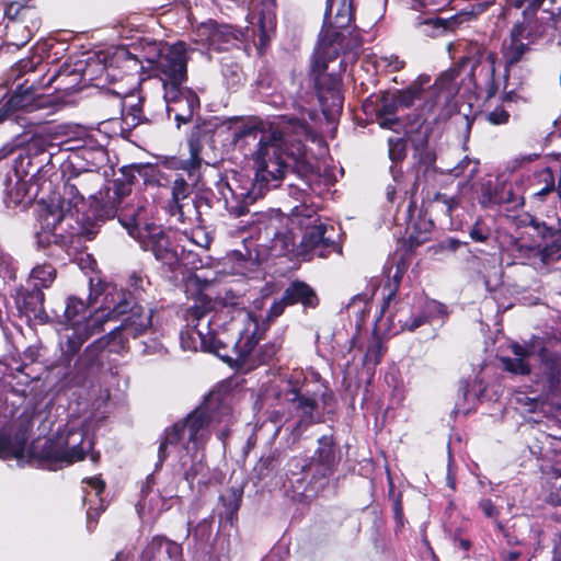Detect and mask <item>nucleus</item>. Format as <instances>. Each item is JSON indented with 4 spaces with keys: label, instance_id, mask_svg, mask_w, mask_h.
Masks as SVG:
<instances>
[{
    "label": "nucleus",
    "instance_id": "9b49d317",
    "mask_svg": "<svg viewBox=\"0 0 561 561\" xmlns=\"http://www.w3.org/2000/svg\"><path fill=\"white\" fill-rule=\"evenodd\" d=\"M130 187L128 184H115L114 188L106 191V196L102 198V211L106 217L118 216L121 224L128 230L129 234L136 237L135 232L142 222V211L145 204L140 198H131L124 203V198L129 196Z\"/></svg>",
    "mask_w": 561,
    "mask_h": 561
},
{
    "label": "nucleus",
    "instance_id": "4c0bfd02",
    "mask_svg": "<svg viewBox=\"0 0 561 561\" xmlns=\"http://www.w3.org/2000/svg\"><path fill=\"white\" fill-rule=\"evenodd\" d=\"M22 304L27 311L33 313L41 312L44 304L43 291L39 288L33 287L32 290L22 296Z\"/></svg>",
    "mask_w": 561,
    "mask_h": 561
},
{
    "label": "nucleus",
    "instance_id": "4468645a",
    "mask_svg": "<svg viewBox=\"0 0 561 561\" xmlns=\"http://www.w3.org/2000/svg\"><path fill=\"white\" fill-rule=\"evenodd\" d=\"M123 290L129 295L128 307L124 313H121L117 317L110 319L108 321L117 320L121 316H124L126 313L127 316L122 320L118 327H115L110 332V335L116 336V334L119 333L125 339H135L144 334L151 327V310L145 309L144 307L137 305L131 307L133 294L126 291L125 289Z\"/></svg>",
    "mask_w": 561,
    "mask_h": 561
},
{
    "label": "nucleus",
    "instance_id": "79ce46f5",
    "mask_svg": "<svg viewBox=\"0 0 561 561\" xmlns=\"http://www.w3.org/2000/svg\"><path fill=\"white\" fill-rule=\"evenodd\" d=\"M389 157L393 162H398L405 157V141L402 138L389 139Z\"/></svg>",
    "mask_w": 561,
    "mask_h": 561
},
{
    "label": "nucleus",
    "instance_id": "58836bf2",
    "mask_svg": "<svg viewBox=\"0 0 561 561\" xmlns=\"http://www.w3.org/2000/svg\"><path fill=\"white\" fill-rule=\"evenodd\" d=\"M256 341L253 335L241 336L239 341L234 343V348L238 354V359L245 360L247 357L252 353Z\"/></svg>",
    "mask_w": 561,
    "mask_h": 561
},
{
    "label": "nucleus",
    "instance_id": "7ed1b4c3",
    "mask_svg": "<svg viewBox=\"0 0 561 561\" xmlns=\"http://www.w3.org/2000/svg\"><path fill=\"white\" fill-rule=\"evenodd\" d=\"M213 399L203 407L197 408L190 413L183 421L174 423L164 431V436L160 443L158 457L162 462L168 456V448L174 447L186 455L198 451L209 437V426L211 424L224 423L219 430L218 436L224 439L228 436V425L231 421V410L228 405H220L217 412H209Z\"/></svg>",
    "mask_w": 561,
    "mask_h": 561
},
{
    "label": "nucleus",
    "instance_id": "09e8293b",
    "mask_svg": "<svg viewBox=\"0 0 561 561\" xmlns=\"http://www.w3.org/2000/svg\"><path fill=\"white\" fill-rule=\"evenodd\" d=\"M287 306H290V305H289V302H287V301H286V299H285V295H283V297H282V299H280V300L275 301V302L271 306V308H270V310H268L267 319H268V320H274V319H276L277 317H279V316L284 312V310H285V308H286Z\"/></svg>",
    "mask_w": 561,
    "mask_h": 561
},
{
    "label": "nucleus",
    "instance_id": "e2e57ef3",
    "mask_svg": "<svg viewBox=\"0 0 561 561\" xmlns=\"http://www.w3.org/2000/svg\"><path fill=\"white\" fill-rule=\"evenodd\" d=\"M426 240L425 237H421V236H414V234H411L410 236V242L412 245H419L421 244L422 242H424Z\"/></svg>",
    "mask_w": 561,
    "mask_h": 561
},
{
    "label": "nucleus",
    "instance_id": "3c124183",
    "mask_svg": "<svg viewBox=\"0 0 561 561\" xmlns=\"http://www.w3.org/2000/svg\"><path fill=\"white\" fill-rule=\"evenodd\" d=\"M401 278H402V271L400 270V267H397V271L393 275L394 287L389 290L388 297L382 306V311H385V309L389 306L390 300L396 296V291L401 282Z\"/></svg>",
    "mask_w": 561,
    "mask_h": 561
},
{
    "label": "nucleus",
    "instance_id": "f8f14e48",
    "mask_svg": "<svg viewBox=\"0 0 561 561\" xmlns=\"http://www.w3.org/2000/svg\"><path fill=\"white\" fill-rule=\"evenodd\" d=\"M145 251L153 254L157 261L174 268L179 263L176 250L173 248L169 236L160 227L147 226L137 236Z\"/></svg>",
    "mask_w": 561,
    "mask_h": 561
},
{
    "label": "nucleus",
    "instance_id": "69168bd1",
    "mask_svg": "<svg viewBox=\"0 0 561 561\" xmlns=\"http://www.w3.org/2000/svg\"><path fill=\"white\" fill-rule=\"evenodd\" d=\"M100 458V454L99 453H92L91 454V459L93 462H96Z\"/></svg>",
    "mask_w": 561,
    "mask_h": 561
},
{
    "label": "nucleus",
    "instance_id": "6e6552de",
    "mask_svg": "<svg viewBox=\"0 0 561 561\" xmlns=\"http://www.w3.org/2000/svg\"><path fill=\"white\" fill-rule=\"evenodd\" d=\"M291 215L293 221L305 231L301 245L306 251H312L319 257H327L330 253L340 251V245L333 238L334 228L321 222L314 208L306 205L296 206Z\"/></svg>",
    "mask_w": 561,
    "mask_h": 561
},
{
    "label": "nucleus",
    "instance_id": "8fccbe9b",
    "mask_svg": "<svg viewBox=\"0 0 561 561\" xmlns=\"http://www.w3.org/2000/svg\"><path fill=\"white\" fill-rule=\"evenodd\" d=\"M148 285L149 282L144 279L141 276L137 275L136 273L131 274L129 277V286L133 288L134 294L137 295L139 291H145V285Z\"/></svg>",
    "mask_w": 561,
    "mask_h": 561
},
{
    "label": "nucleus",
    "instance_id": "5701e85b",
    "mask_svg": "<svg viewBox=\"0 0 561 561\" xmlns=\"http://www.w3.org/2000/svg\"><path fill=\"white\" fill-rule=\"evenodd\" d=\"M145 554L151 561H178L181 554L179 545L163 538H156L147 547Z\"/></svg>",
    "mask_w": 561,
    "mask_h": 561
},
{
    "label": "nucleus",
    "instance_id": "5fc2aeb1",
    "mask_svg": "<svg viewBox=\"0 0 561 561\" xmlns=\"http://www.w3.org/2000/svg\"><path fill=\"white\" fill-rule=\"evenodd\" d=\"M280 344L278 343H271L264 346V350L262 352V362H268L271 360L279 351Z\"/></svg>",
    "mask_w": 561,
    "mask_h": 561
},
{
    "label": "nucleus",
    "instance_id": "a211bd4d",
    "mask_svg": "<svg viewBox=\"0 0 561 561\" xmlns=\"http://www.w3.org/2000/svg\"><path fill=\"white\" fill-rule=\"evenodd\" d=\"M197 35L201 42H205L218 50L222 49L225 44H229L237 38L231 26L218 24L215 21H208L199 25Z\"/></svg>",
    "mask_w": 561,
    "mask_h": 561
},
{
    "label": "nucleus",
    "instance_id": "423d86ee",
    "mask_svg": "<svg viewBox=\"0 0 561 561\" xmlns=\"http://www.w3.org/2000/svg\"><path fill=\"white\" fill-rule=\"evenodd\" d=\"M214 305L210 299L201 298L186 309L184 320L186 330L181 333V345L184 350L206 351L226 357L221 351L225 343L217 337L214 328Z\"/></svg>",
    "mask_w": 561,
    "mask_h": 561
},
{
    "label": "nucleus",
    "instance_id": "72a5a7b5",
    "mask_svg": "<svg viewBox=\"0 0 561 561\" xmlns=\"http://www.w3.org/2000/svg\"><path fill=\"white\" fill-rule=\"evenodd\" d=\"M104 346L105 342L103 340L95 341L93 344L89 345L75 364L78 373L87 367L93 366L98 362L100 351H102Z\"/></svg>",
    "mask_w": 561,
    "mask_h": 561
},
{
    "label": "nucleus",
    "instance_id": "a19ab883",
    "mask_svg": "<svg viewBox=\"0 0 561 561\" xmlns=\"http://www.w3.org/2000/svg\"><path fill=\"white\" fill-rule=\"evenodd\" d=\"M37 66V62L34 60V58H23L19 60L11 69V78L15 81L18 80L22 75L34 70Z\"/></svg>",
    "mask_w": 561,
    "mask_h": 561
},
{
    "label": "nucleus",
    "instance_id": "dca6fc26",
    "mask_svg": "<svg viewBox=\"0 0 561 561\" xmlns=\"http://www.w3.org/2000/svg\"><path fill=\"white\" fill-rule=\"evenodd\" d=\"M191 191V186L183 178L174 180L170 214L178 215L181 221L191 220L193 215L198 214L195 202L190 197Z\"/></svg>",
    "mask_w": 561,
    "mask_h": 561
},
{
    "label": "nucleus",
    "instance_id": "c9c22d12",
    "mask_svg": "<svg viewBox=\"0 0 561 561\" xmlns=\"http://www.w3.org/2000/svg\"><path fill=\"white\" fill-rule=\"evenodd\" d=\"M84 198L85 197L81 194V191L78 190L73 181L69 178L64 185L62 201L60 206L65 207L64 204L67 202L68 207L65 209L70 213L71 208H77Z\"/></svg>",
    "mask_w": 561,
    "mask_h": 561
},
{
    "label": "nucleus",
    "instance_id": "774afa93",
    "mask_svg": "<svg viewBox=\"0 0 561 561\" xmlns=\"http://www.w3.org/2000/svg\"><path fill=\"white\" fill-rule=\"evenodd\" d=\"M124 557H125V556H124V553H123V552H118V553L116 554L115 561H122Z\"/></svg>",
    "mask_w": 561,
    "mask_h": 561
},
{
    "label": "nucleus",
    "instance_id": "7c9ffc66",
    "mask_svg": "<svg viewBox=\"0 0 561 561\" xmlns=\"http://www.w3.org/2000/svg\"><path fill=\"white\" fill-rule=\"evenodd\" d=\"M165 510V501L158 494H150L144 491L142 499L137 504V512L140 517L156 515Z\"/></svg>",
    "mask_w": 561,
    "mask_h": 561
},
{
    "label": "nucleus",
    "instance_id": "0e129e2a",
    "mask_svg": "<svg viewBox=\"0 0 561 561\" xmlns=\"http://www.w3.org/2000/svg\"><path fill=\"white\" fill-rule=\"evenodd\" d=\"M520 553L518 551H511L507 553L506 560L507 561H516Z\"/></svg>",
    "mask_w": 561,
    "mask_h": 561
},
{
    "label": "nucleus",
    "instance_id": "39448f33",
    "mask_svg": "<svg viewBox=\"0 0 561 561\" xmlns=\"http://www.w3.org/2000/svg\"><path fill=\"white\" fill-rule=\"evenodd\" d=\"M128 297L123 288L107 285L104 288L102 306L84 325L66 327L61 333L60 360L69 367L72 357L80 351L83 343L93 334L103 330L110 319L124 313L128 307Z\"/></svg>",
    "mask_w": 561,
    "mask_h": 561
},
{
    "label": "nucleus",
    "instance_id": "473e14b6",
    "mask_svg": "<svg viewBox=\"0 0 561 561\" xmlns=\"http://www.w3.org/2000/svg\"><path fill=\"white\" fill-rule=\"evenodd\" d=\"M56 277V270L50 264L35 266L30 275V282L35 288L49 287Z\"/></svg>",
    "mask_w": 561,
    "mask_h": 561
},
{
    "label": "nucleus",
    "instance_id": "f03ea898",
    "mask_svg": "<svg viewBox=\"0 0 561 561\" xmlns=\"http://www.w3.org/2000/svg\"><path fill=\"white\" fill-rule=\"evenodd\" d=\"M26 432L23 430L0 432V458H15L24 460L26 458ZM91 448V443L84 446V435L81 431L66 430L57 433L54 437H38L35 439L27 456L37 458L51 465H71L84 458L87 449Z\"/></svg>",
    "mask_w": 561,
    "mask_h": 561
},
{
    "label": "nucleus",
    "instance_id": "864d4df0",
    "mask_svg": "<svg viewBox=\"0 0 561 561\" xmlns=\"http://www.w3.org/2000/svg\"><path fill=\"white\" fill-rule=\"evenodd\" d=\"M435 201L438 203H442L446 207V214L450 215V213L456 208L457 206V199L455 197H449L446 195L438 194L435 196Z\"/></svg>",
    "mask_w": 561,
    "mask_h": 561
},
{
    "label": "nucleus",
    "instance_id": "f704fd0d",
    "mask_svg": "<svg viewBox=\"0 0 561 561\" xmlns=\"http://www.w3.org/2000/svg\"><path fill=\"white\" fill-rule=\"evenodd\" d=\"M383 354L382 341L378 335H373L367 344V350L364 356V365L368 368L376 367Z\"/></svg>",
    "mask_w": 561,
    "mask_h": 561
},
{
    "label": "nucleus",
    "instance_id": "603ef678",
    "mask_svg": "<svg viewBox=\"0 0 561 561\" xmlns=\"http://www.w3.org/2000/svg\"><path fill=\"white\" fill-rule=\"evenodd\" d=\"M470 237L472 238V240L474 241H478V242H484L488 240L489 238V232L488 230H485L483 227H481L480 225H474L471 230H470Z\"/></svg>",
    "mask_w": 561,
    "mask_h": 561
},
{
    "label": "nucleus",
    "instance_id": "4be33fe9",
    "mask_svg": "<svg viewBox=\"0 0 561 561\" xmlns=\"http://www.w3.org/2000/svg\"><path fill=\"white\" fill-rule=\"evenodd\" d=\"M392 327L397 332L414 331L427 321L423 312L413 313L410 305H401L392 316Z\"/></svg>",
    "mask_w": 561,
    "mask_h": 561
},
{
    "label": "nucleus",
    "instance_id": "680f3d73",
    "mask_svg": "<svg viewBox=\"0 0 561 561\" xmlns=\"http://www.w3.org/2000/svg\"><path fill=\"white\" fill-rule=\"evenodd\" d=\"M460 247V241L456 239H449L446 241V249L456 251Z\"/></svg>",
    "mask_w": 561,
    "mask_h": 561
},
{
    "label": "nucleus",
    "instance_id": "13d9d810",
    "mask_svg": "<svg viewBox=\"0 0 561 561\" xmlns=\"http://www.w3.org/2000/svg\"><path fill=\"white\" fill-rule=\"evenodd\" d=\"M417 130L421 134V137L419 139L412 138V141L415 144L416 148H420L423 147L426 142L427 128L423 126V123H420Z\"/></svg>",
    "mask_w": 561,
    "mask_h": 561
},
{
    "label": "nucleus",
    "instance_id": "c03bdc74",
    "mask_svg": "<svg viewBox=\"0 0 561 561\" xmlns=\"http://www.w3.org/2000/svg\"><path fill=\"white\" fill-rule=\"evenodd\" d=\"M455 175H463L469 179L478 172V162L471 161L470 159H463L455 169Z\"/></svg>",
    "mask_w": 561,
    "mask_h": 561
},
{
    "label": "nucleus",
    "instance_id": "de8ad7c7",
    "mask_svg": "<svg viewBox=\"0 0 561 561\" xmlns=\"http://www.w3.org/2000/svg\"><path fill=\"white\" fill-rule=\"evenodd\" d=\"M417 4L428 12H437L445 8L448 0H415Z\"/></svg>",
    "mask_w": 561,
    "mask_h": 561
},
{
    "label": "nucleus",
    "instance_id": "ddd939ff",
    "mask_svg": "<svg viewBox=\"0 0 561 561\" xmlns=\"http://www.w3.org/2000/svg\"><path fill=\"white\" fill-rule=\"evenodd\" d=\"M164 100L168 114L174 115V119L181 123L192 121L195 112L199 108V100L194 91L182 85H172L164 89Z\"/></svg>",
    "mask_w": 561,
    "mask_h": 561
},
{
    "label": "nucleus",
    "instance_id": "6ab92c4d",
    "mask_svg": "<svg viewBox=\"0 0 561 561\" xmlns=\"http://www.w3.org/2000/svg\"><path fill=\"white\" fill-rule=\"evenodd\" d=\"M287 400L295 404V409L299 414V421L294 428V433L299 436L302 428L316 422L314 411L318 408V403L314 399L300 394L296 388L288 392Z\"/></svg>",
    "mask_w": 561,
    "mask_h": 561
},
{
    "label": "nucleus",
    "instance_id": "a878e982",
    "mask_svg": "<svg viewBox=\"0 0 561 561\" xmlns=\"http://www.w3.org/2000/svg\"><path fill=\"white\" fill-rule=\"evenodd\" d=\"M285 299L289 305L297 302L302 304L305 307H316L318 305V297L316 293L307 284L301 282L291 283L284 293Z\"/></svg>",
    "mask_w": 561,
    "mask_h": 561
},
{
    "label": "nucleus",
    "instance_id": "393cba45",
    "mask_svg": "<svg viewBox=\"0 0 561 561\" xmlns=\"http://www.w3.org/2000/svg\"><path fill=\"white\" fill-rule=\"evenodd\" d=\"M489 204L500 205L507 204L512 209H516L524 205V198L511 183H501L495 186L493 193L489 196Z\"/></svg>",
    "mask_w": 561,
    "mask_h": 561
},
{
    "label": "nucleus",
    "instance_id": "052dcab7",
    "mask_svg": "<svg viewBox=\"0 0 561 561\" xmlns=\"http://www.w3.org/2000/svg\"><path fill=\"white\" fill-rule=\"evenodd\" d=\"M25 183L24 182H18L15 184L16 190V198L14 199L15 203H20L22 201L21 191H24Z\"/></svg>",
    "mask_w": 561,
    "mask_h": 561
},
{
    "label": "nucleus",
    "instance_id": "cd10ccee",
    "mask_svg": "<svg viewBox=\"0 0 561 561\" xmlns=\"http://www.w3.org/2000/svg\"><path fill=\"white\" fill-rule=\"evenodd\" d=\"M522 33L523 26L515 25L512 30L511 42L504 47V57L508 65L518 62L528 50V45L520 39Z\"/></svg>",
    "mask_w": 561,
    "mask_h": 561
},
{
    "label": "nucleus",
    "instance_id": "338daca9",
    "mask_svg": "<svg viewBox=\"0 0 561 561\" xmlns=\"http://www.w3.org/2000/svg\"><path fill=\"white\" fill-rule=\"evenodd\" d=\"M430 307H432V308H433V309H435V310H436V309L438 310V309H440V308H442V306H440L439 304L435 302V301L431 302V304H430Z\"/></svg>",
    "mask_w": 561,
    "mask_h": 561
},
{
    "label": "nucleus",
    "instance_id": "aec40b11",
    "mask_svg": "<svg viewBox=\"0 0 561 561\" xmlns=\"http://www.w3.org/2000/svg\"><path fill=\"white\" fill-rule=\"evenodd\" d=\"M511 348L516 357H502L501 363L503 368L512 374L528 375L530 373V366L526 362V358L534 353V344L513 343Z\"/></svg>",
    "mask_w": 561,
    "mask_h": 561
},
{
    "label": "nucleus",
    "instance_id": "4d7b16f0",
    "mask_svg": "<svg viewBox=\"0 0 561 561\" xmlns=\"http://www.w3.org/2000/svg\"><path fill=\"white\" fill-rule=\"evenodd\" d=\"M85 482L94 490L95 496H100L105 488V483L98 477L89 478Z\"/></svg>",
    "mask_w": 561,
    "mask_h": 561
},
{
    "label": "nucleus",
    "instance_id": "bb28decb",
    "mask_svg": "<svg viewBox=\"0 0 561 561\" xmlns=\"http://www.w3.org/2000/svg\"><path fill=\"white\" fill-rule=\"evenodd\" d=\"M94 316L88 310L85 304L75 297L67 300L65 309L66 327L84 325Z\"/></svg>",
    "mask_w": 561,
    "mask_h": 561
},
{
    "label": "nucleus",
    "instance_id": "2eb2a0df",
    "mask_svg": "<svg viewBox=\"0 0 561 561\" xmlns=\"http://www.w3.org/2000/svg\"><path fill=\"white\" fill-rule=\"evenodd\" d=\"M319 447L310 463L305 468L312 478L325 479L332 472L335 462L333 439L323 435L318 439Z\"/></svg>",
    "mask_w": 561,
    "mask_h": 561
},
{
    "label": "nucleus",
    "instance_id": "2f4dec72",
    "mask_svg": "<svg viewBox=\"0 0 561 561\" xmlns=\"http://www.w3.org/2000/svg\"><path fill=\"white\" fill-rule=\"evenodd\" d=\"M535 185L538 187L534 195L540 201H545L549 193L558 192V185H556L554 175L550 168H546L537 173Z\"/></svg>",
    "mask_w": 561,
    "mask_h": 561
},
{
    "label": "nucleus",
    "instance_id": "e433bc0d",
    "mask_svg": "<svg viewBox=\"0 0 561 561\" xmlns=\"http://www.w3.org/2000/svg\"><path fill=\"white\" fill-rule=\"evenodd\" d=\"M447 21L440 18H428L417 23L420 31L431 37L444 34L447 30Z\"/></svg>",
    "mask_w": 561,
    "mask_h": 561
},
{
    "label": "nucleus",
    "instance_id": "ea45409f",
    "mask_svg": "<svg viewBox=\"0 0 561 561\" xmlns=\"http://www.w3.org/2000/svg\"><path fill=\"white\" fill-rule=\"evenodd\" d=\"M399 107L400 106L393 101V95L391 96L390 102H388V99H383L382 104L378 108L380 125L382 127H390L392 119L388 116L393 115Z\"/></svg>",
    "mask_w": 561,
    "mask_h": 561
},
{
    "label": "nucleus",
    "instance_id": "1a4fd4ad",
    "mask_svg": "<svg viewBox=\"0 0 561 561\" xmlns=\"http://www.w3.org/2000/svg\"><path fill=\"white\" fill-rule=\"evenodd\" d=\"M458 77L457 69H449L443 72L435 83L425 91L424 87L428 85L430 78L421 76L408 89L397 91L393 94V101L400 107L408 108L414 104L415 100L422 99L423 94L426 93V98L431 102V106L439 104L442 102L447 103L457 92V83L455 82Z\"/></svg>",
    "mask_w": 561,
    "mask_h": 561
},
{
    "label": "nucleus",
    "instance_id": "49530a36",
    "mask_svg": "<svg viewBox=\"0 0 561 561\" xmlns=\"http://www.w3.org/2000/svg\"><path fill=\"white\" fill-rule=\"evenodd\" d=\"M510 118V113L502 106L495 107L486 114V119L493 125L506 124Z\"/></svg>",
    "mask_w": 561,
    "mask_h": 561
},
{
    "label": "nucleus",
    "instance_id": "0eeeda50",
    "mask_svg": "<svg viewBox=\"0 0 561 561\" xmlns=\"http://www.w3.org/2000/svg\"><path fill=\"white\" fill-rule=\"evenodd\" d=\"M186 48L179 42L174 45L151 43L145 50L144 59L156 71L162 81L163 88L182 85L186 80Z\"/></svg>",
    "mask_w": 561,
    "mask_h": 561
},
{
    "label": "nucleus",
    "instance_id": "f3484780",
    "mask_svg": "<svg viewBox=\"0 0 561 561\" xmlns=\"http://www.w3.org/2000/svg\"><path fill=\"white\" fill-rule=\"evenodd\" d=\"M70 214L64 206H49L42 215V231L37 233L38 242L41 244L60 243L64 245L66 241L64 237L56 233L57 227Z\"/></svg>",
    "mask_w": 561,
    "mask_h": 561
},
{
    "label": "nucleus",
    "instance_id": "bf43d9fd",
    "mask_svg": "<svg viewBox=\"0 0 561 561\" xmlns=\"http://www.w3.org/2000/svg\"><path fill=\"white\" fill-rule=\"evenodd\" d=\"M486 68H488V72L490 75V77H493L494 75V71H495V68H494V59H493V56L492 55H489L484 61Z\"/></svg>",
    "mask_w": 561,
    "mask_h": 561
},
{
    "label": "nucleus",
    "instance_id": "f257e3e1",
    "mask_svg": "<svg viewBox=\"0 0 561 561\" xmlns=\"http://www.w3.org/2000/svg\"><path fill=\"white\" fill-rule=\"evenodd\" d=\"M308 136V126L297 119H290L282 127L273 128L259 141L255 152L256 173L251 188L237 185L229 190L232 196L242 197L243 204L230 208L236 215L245 213V204L262 196L265 191L279 185L287 169L285 156L296 161L305 156L304 139Z\"/></svg>",
    "mask_w": 561,
    "mask_h": 561
},
{
    "label": "nucleus",
    "instance_id": "a18cd8bd",
    "mask_svg": "<svg viewBox=\"0 0 561 561\" xmlns=\"http://www.w3.org/2000/svg\"><path fill=\"white\" fill-rule=\"evenodd\" d=\"M527 249H538L536 245H528L524 243H516L515 244V251L517 252L516 257L525 260L526 262H523L524 264H529L534 267H537V259L533 257L530 254V251H527Z\"/></svg>",
    "mask_w": 561,
    "mask_h": 561
},
{
    "label": "nucleus",
    "instance_id": "6e6d98bb",
    "mask_svg": "<svg viewBox=\"0 0 561 561\" xmlns=\"http://www.w3.org/2000/svg\"><path fill=\"white\" fill-rule=\"evenodd\" d=\"M480 508L489 518H495L499 515V511L490 500H482L480 502Z\"/></svg>",
    "mask_w": 561,
    "mask_h": 561
},
{
    "label": "nucleus",
    "instance_id": "b1692460",
    "mask_svg": "<svg viewBox=\"0 0 561 561\" xmlns=\"http://www.w3.org/2000/svg\"><path fill=\"white\" fill-rule=\"evenodd\" d=\"M70 179L73 181L78 190L81 191V194L84 197L98 199L96 193L103 183V178L100 172L94 170H84L70 176Z\"/></svg>",
    "mask_w": 561,
    "mask_h": 561
},
{
    "label": "nucleus",
    "instance_id": "9d476101",
    "mask_svg": "<svg viewBox=\"0 0 561 561\" xmlns=\"http://www.w3.org/2000/svg\"><path fill=\"white\" fill-rule=\"evenodd\" d=\"M339 56L331 55L325 58L328 68L317 69L316 58L313 59L312 69L318 73L316 79L318 85V96L323 114L333 119L342 112L343 96L341 93V70H345V59L340 60Z\"/></svg>",
    "mask_w": 561,
    "mask_h": 561
},
{
    "label": "nucleus",
    "instance_id": "412c9836",
    "mask_svg": "<svg viewBox=\"0 0 561 561\" xmlns=\"http://www.w3.org/2000/svg\"><path fill=\"white\" fill-rule=\"evenodd\" d=\"M4 15L12 22H21L25 24L27 36L22 44L26 43L32 30L38 27V15L34 7L12 1L5 7Z\"/></svg>",
    "mask_w": 561,
    "mask_h": 561
},
{
    "label": "nucleus",
    "instance_id": "20e7f679",
    "mask_svg": "<svg viewBox=\"0 0 561 561\" xmlns=\"http://www.w3.org/2000/svg\"><path fill=\"white\" fill-rule=\"evenodd\" d=\"M354 18L353 0H327L323 27L316 49V68L325 69V58L360 46L358 35H352L350 24Z\"/></svg>",
    "mask_w": 561,
    "mask_h": 561
},
{
    "label": "nucleus",
    "instance_id": "c85d7f7f",
    "mask_svg": "<svg viewBox=\"0 0 561 561\" xmlns=\"http://www.w3.org/2000/svg\"><path fill=\"white\" fill-rule=\"evenodd\" d=\"M527 251H530L531 256L537 259L536 268H540L561 257V240L560 238H556L550 244L543 248L538 245V249H527Z\"/></svg>",
    "mask_w": 561,
    "mask_h": 561
},
{
    "label": "nucleus",
    "instance_id": "c756f323",
    "mask_svg": "<svg viewBox=\"0 0 561 561\" xmlns=\"http://www.w3.org/2000/svg\"><path fill=\"white\" fill-rule=\"evenodd\" d=\"M192 460V466L190 469L185 470L184 478L192 486L194 482L198 485L206 484L208 482V468L203 462L202 455L198 451L192 453L188 455Z\"/></svg>",
    "mask_w": 561,
    "mask_h": 561
},
{
    "label": "nucleus",
    "instance_id": "37998d69",
    "mask_svg": "<svg viewBox=\"0 0 561 561\" xmlns=\"http://www.w3.org/2000/svg\"><path fill=\"white\" fill-rule=\"evenodd\" d=\"M542 2L543 0H511L514 8L523 9V15L525 19L531 16Z\"/></svg>",
    "mask_w": 561,
    "mask_h": 561
}]
</instances>
